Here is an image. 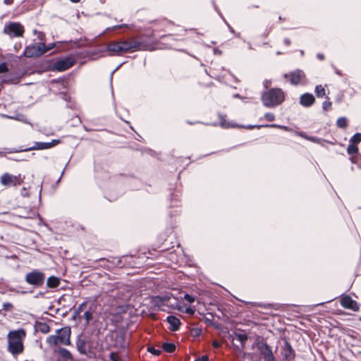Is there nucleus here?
Instances as JSON below:
<instances>
[{
	"label": "nucleus",
	"instance_id": "obj_7",
	"mask_svg": "<svg viewBox=\"0 0 361 361\" xmlns=\"http://www.w3.org/2000/svg\"><path fill=\"white\" fill-rule=\"evenodd\" d=\"M4 32L12 37H21L24 33V28L19 23H11L5 26Z\"/></svg>",
	"mask_w": 361,
	"mask_h": 361
},
{
	"label": "nucleus",
	"instance_id": "obj_3",
	"mask_svg": "<svg viewBox=\"0 0 361 361\" xmlns=\"http://www.w3.org/2000/svg\"><path fill=\"white\" fill-rule=\"evenodd\" d=\"M284 99V93L281 89H271L262 96V102L267 107L276 106L282 103Z\"/></svg>",
	"mask_w": 361,
	"mask_h": 361
},
{
	"label": "nucleus",
	"instance_id": "obj_45",
	"mask_svg": "<svg viewBox=\"0 0 361 361\" xmlns=\"http://www.w3.org/2000/svg\"><path fill=\"white\" fill-rule=\"evenodd\" d=\"M170 305H171V307H172L174 309L176 308L178 310H180V308L179 307V306H178V305L177 303L171 304Z\"/></svg>",
	"mask_w": 361,
	"mask_h": 361
},
{
	"label": "nucleus",
	"instance_id": "obj_10",
	"mask_svg": "<svg viewBox=\"0 0 361 361\" xmlns=\"http://www.w3.org/2000/svg\"><path fill=\"white\" fill-rule=\"evenodd\" d=\"M341 305L343 307L350 309L353 311H357L359 310V305L356 301L353 300L351 297L348 295L343 296L341 298Z\"/></svg>",
	"mask_w": 361,
	"mask_h": 361
},
{
	"label": "nucleus",
	"instance_id": "obj_34",
	"mask_svg": "<svg viewBox=\"0 0 361 361\" xmlns=\"http://www.w3.org/2000/svg\"><path fill=\"white\" fill-rule=\"evenodd\" d=\"M110 359L112 361H118L119 360V356L116 353H111L110 354Z\"/></svg>",
	"mask_w": 361,
	"mask_h": 361
},
{
	"label": "nucleus",
	"instance_id": "obj_12",
	"mask_svg": "<svg viewBox=\"0 0 361 361\" xmlns=\"http://www.w3.org/2000/svg\"><path fill=\"white\" fill-rule=\"evenodd\" d=\"M258 348L265 361H274V357L272 351L266 343L259 344Z\"/></svg>",
	"mask_w": 361,
	"mask_h": 361
},
{
	"label": "nucleus",
	"instance_id": "obj_26",
	"mask_svg": "<svg viewBox=\"0 0 361 361\" xmlns=\"http://www.w3.org/2000/svg\"><path fill=\"white\" fill-rule=\"evenodd\" d=\"M236 338L243 345L247 340V336L245 334H237Z\"/></svg>",
	"mask_w": 361,
	"mask_h": 361
},
{
	"label": "nucleus",
	"instance_id": "obj_30",
	"mask_svg": "<svg viewBox=\"0 0 361 361\" xmlns=\"http://www.w3.org/2000/svg\"><path fill=\"white\" fill-rule=\"evenodd\" d=\"M264 118L269 121H272L275 119V116L271 113H267L264 115Z\"/></svg>",
	"mask_w": 361,
	"mask_h": 361
},
{
	"label": "nucleus",
	"instance_id": "obj_11",
	"mask_svg": "<svg viewBox=\"0 0 361 361\" xmlns=\"http://www.w3.org/2000/svg\"><path fill=\"white\" fill-rule=\"evenodd\" d=\"M73 64V59L71 58H66L56 62L54 63V68L59 71H64L72 67Z\"/></svg>",
	"mask_w": 361,
	"mask_h": 361
},
{
	"label": "nucleus",
	"instance_id": "obj_19",
	"mask_svg": "<svg viewBox=\"0 0 361 361\" xmlns=\"http://www.w3.org/2000/svg\"><path fill=\"white\" fill-rule=\"evenodd\" d=\"M60 283V280L56 276H50L48 278L47 284L49 288H56Z\"/></svg>",
	"mask_w": 361,
	"mask_h": 361
},
{
	"label": "nucleus",
	"instance_id": "obj_51",
	"mask_svg": "<svg viewBox=\"0 0 361 361\" xmlns=\"http://www.w3.org/2000/svg\"><path fill=\"white\" fill-rule=\"evenodd\" d=\"M71 1L73 2V3H78L79 2L80 0H70Z\"/></svg>",
	"mask_w": 361,
	"mask_h": 361
},
{
	"label": "nucleus",
	"instance_id": "obj_50",
	"mask_svg": "<svg viewBox=\"0 0 361 361\" xmlns=\"http://www.w3.org/2000/svg\"><path fill=\"white\" fill-rule=\"evenodd\" d=\"M285 43L287 44V45H289L290 44V42L289 39H285Z\"/></svg>",
	"mask_w": 361,
	"mask_h": 361
},
{
	"label": "nucleus",
	"instance_id": "obj_17",
	"mask_svg": "<svg viewBox=\"0 0 361 361\" xmlns=\"http://www.w3.org/2000/svg\"><path fill=\"white\" fill-rule=\"evenodd\" d=\"M76 346L80 353L83 355H86L87 353L85 341L79 338L76 342Z\"/></svg>",
	"mask_w": 361,
	"mask_h": 361
},
{
	"label": "nucleus",
	"instance_id": "obj_15",
	"mask_svg": "<svg viewBox=\"0 0 361 361\" xmlns=\"http://www.w3.org/2000/svg\"><path fill=\"white\" fill-rule=\"evenodd\" d=\"M166 321L170 324L169 329L171 331H176L178 329L180 322L177 317L174 316H169L166 319Z\"/></svg>",
	"mask_w": 361,
	"mask_h": 361
},
{
	"label": "nucleus",
	"instance_id": "obj_28",
	"mask_svg": "<svg viewBox=\"0 0 361 361\" xmlns=\"http://www.w3.org/2000/svg\"><path fill=\"white\" fill-rule=\"evenodd\" d=\"M331 107V102L329 101H325L322 104V108L324 110L327 111L330 109Z\"/></svg>",
	"mask_w": 361,
	"mask_h": 361
},
{
	"label": "nucleus",
	"instance_id": "obj_46",
	"mask_svg": "<svg viewBox=\"0 0 361 361\" xmlns=\"http://www.w3.org/2000/svg\"><path fill=\"white\" fill-rule=\"evenodd\" d=\"M20 47H21V44H20V43H19V44H16L14 45V49H15L16 51L19 50V49H20Z\"/></svg>",
	"mask_w": 361,
	"mask_h": 361
},
{
	"label": "nucleus",
	"instance_id": "obj_2",
	"mask_svg": "<svg viewBox=\"0 0 361 361\" xmlns=\"http://www.w3.org/2000/svg\"><path fill=\"white\" fill-rule=\"evenodd\" d=\"M71 329L68 327L61 328L56 331L54 335H51L47 337V343L50 345H69L71 344Z\"/></svg>",
	"mask_w": 361,
	"mask_h": 361
},
{
	"label": "nucleus",
	"instance_id": "obj_27",
	"mask_svg": "<svg viewBox=\"0 0 361 361\" xmlns=\"http://www.w3.org/2000/svg\"><path fill=\"white\" fill-rule=\"evenodd\" d=\"M84 317L86 320V322L89 323L90 321H91L92 319V313L90 311H86L84 313Z\"/></svg>",
	"mask_w": 361,
	"mask_h": 361
},
{
	"label": "nucleus",
	"instance_id": "obj_4",
	"mask_svg": "<svg viewBox=\"0 0 361 361\" xmlns=\"http://www.w3.org/2000/svg\"><path fill=\"white\" fill-rule=\"evenodd\" d=\"M23 178L19 174L13 176L8 173H5L0 177V183L5 187H16L23 183Z\"/></svg>",
	"mask_w": 361,
	"mask_h": 361
},
{
	"label": "nucleus",
	"instance_id": "obj_31",
	"mask_svg": "<svg viewBox=\"0 0 361 361\" xmlns=\"http://www.w3.org/2000/svg\"><path fill=\"white\" fill-rule=\"evenodd\" d=\"M301 136H302L303 137H305V139L310 140V141H312V142H319L320 141V139L319 138H317V137H307V136H305V135H301Z\"/></svg>",
	"mask_w": 361,
	"mask_h": 361
},
{
	"label": "nucleus",
	"instance_id": "obj_44",
	"mask_svg": "<svg viewBox=\"0 0 361 361\" xmlns=\"http://www.w3.org/2000/svg\"><path fill=\"white\" fill-rule=\"evenodd\" d=\"M221 345L220 343L216 341L212 342V346L214 348H219Z\"/></svg>",
	"mask_w": 361,
	"mask_h": 361
},
{
	"label": "nucleus",
	"instance_id": "obj_24",
	"mask_svg": "<svg viewBox=\"0 0 361 361\" xmlns=\"http://www.w3.org/2000/svg\"><path fill=\"white\" fill-rule=\"evenodd\" d=\"M336 123L339 128H345L347 126V120L345 117H341L337 120Z\"/></svg>",
	"mask_w": 361,
	"mask_h": 361
},
{
	"label": "nucleus",
	"instance_id": "obj_49",
	"mask_svg": "<svg viewBox=\"0 0 361 361\" xmlns=\"http://www.w3.org/2000/svg\"><path fill=\"white\" fill-rule=\"evenodd\" d=\"M317 57L321 60L324 59V56L322 54H319L317 55Z\"/></svg>",
	"mask_w": 361,
	"mask_h": 361
},
{
	"label": "nucleus",
	"instance_id": "obj_9",
	"mask_svg": "<svg viewBox=\"0 0 361 361\" xmlns=\"http://www.w3.org/2000/svg\"><path fill=\"white\" fill-rule=\"evenodd\" d=\"M107 51L111 55H120L126 52V48L123 45V42H113L108 44Z\"/></svg>",
	"mask_w": 361,
	"mask_h": 361
},
{
	"label": "nucleus",
	"instance_id": "obj_37",
	"mask_svg": "<svg viewBox=\"0 0 361 361\" xmlns=\"http://www.w3.org/2000/svg\"><path fill=\"white\" fill-rule=\"evenodd\" d=\"M60 142L59 140H53L51 142H49V144L51 145V148L56 146Z\"/></svg>",
	"mask_w": 361,
	"mask_h": 361
},
{
	"label": "nucleus",
	"instance_id": "obj_47",
	"mask_svg": "<svg viewBox=\"0 0 361 361\" xmlns=\"http://www.w3.org/2000/svg\"><path fill=\"white\" fill-rule=\"evenodd\" d=\"M4 4H6L7 5H10V4H13V0H4Z\"/></svg>",
	"mask_w": 361,
	"mask_h": 361
},
{
	"label": "nucleus",
	"instance_id": "obj_8",
	"mask_svg": "<svg viewBox=\"0 0 361 361\" xmlns=\"http://www.w3.org/2000/svg\"><path fill=\"white\" fill-rule=\"evenodd\" d=\"M123 45L126 48V52L135 51L137 50H152L151 48L142 44V43L136 41L135 39H130L128 41H123Z\"/></svg>",
	"mask_w": 361,
	"mask_h": 361
},
{
	"label": "nucleus",
	"instance_id": "obj_5",
	"mask_svg": "<svg viewBox=\"0 0 361 361\" xmlns=\"http://www.w3.org/2000/svg\"><path fill=\"white\" fill-rule=\"evenodd\" d=\"M49 49H50V48L46 49L44 44L37 43L27 47L23 52V55L26 57L39 56L47 51Z\"/></svg>",
	"mask_w": 361,
	"mask_h": 361
},
{
	"label": "nucleus",
	"instance_id": "obj_20",
	"mask_svg": "<svg viewBox=\"0 0 361 361\" xmlns=\"http://www.w3.org/2000/svg\"><path fill=\"white\" fill-rule=\"evenodd\" d=\"M315 93L318 97H323L326 94L324 87L321 85H317L315 87Z\"/></svg>",
	"mask_w": 361,
	"mask_h": 361
},
{
	"label": "nucleus",
	"instance_id": "obj_32",
	"mask_svg": "<svg viewBox=\"0 0 361 361\" xmlns=\"http://www.w3.org/2000/svg\"><path fill=\"white\" fill-rule=\"evenodd\" d=\"M148 351L155 355H159L160 354V350L155 349L154 347L148 348Z\"/></svg>",
	"mask_w": 361,
	"mask_h": 361
},
{
	"label": "nucleus",
	"instance_id": "obj_29",
	"mask_svg": "<svg viewBox=\"0 0 361 361\" xmlns=\"http://www.w3.org/2000/svg\"><path fill=\"white\" fill-rule=\"evenodd\" d=\"M184 299L185 300H187L188 302H189L190 303H192V302H194L195 301V297H193V296H192V295H190L189 294H185L184 295Z\"/></svg>",
	"mask_w": 361,
	"mask_h": 361
},
{
	"label": "nucleus",
	"instance_id": "obj_6",
	"mask_svg": "<svg viewBox=\"0 0 361 361\" xmlns=\"http://www.w3.org/2000/svg\"><path fill=\"white\" fill-rule=\"evenodd\" d=\"M25 281L30 285L39 286L44 283V274L38 270H34L27 274Z\"/></svg>",
	"mask_w": 361,
	"mask_h": 361
},
{
	"label": "nucleus",
	"instance_id": "obj_33",
	"mask_svg": "<svg viewBox=\"0 0 361 361\" xmlns=\"http://www.w3.org/2000/svg\"><path fill=\"white\" fill-rule=\"evenodd\" d=\"M158 299L160 300L163 304H165L171 299V297L166 295L163 298L158 297Z\"/></svg>",
	"mask_w": 361,
	"mask_h": 361
},
{
	"label": "nucleus",
	"instance_id": "obj_14",
	"mask_svg": "<svg viewBox=\"0 0 361 361\" xmlns=\"http://www.w3.org/2000/svg\"><path fill=\"white\" fill-rule=\"evenodd\" d=\"M315 99L312 94L305 93L300 97V102L304 106H310L314 104Z\"/></svg>",
	"mask_w": 361,
	"mask_h": 361
},
{
	"label": "nucleus",
	"instance_id": "obj_21",
	"mask_svg": "<svg viewBox=\"0 0 361 361\" xmlns=\"http://www.w3.org/2000/svg\"><path fill=\"white\" fill-rule=\"evenodd\" d=\"M162 348L163 349L168 352V353H172L176 349V346L173 343H165L162 345Z\"/></svg>",
	"mask_w": 361,
	"mask_h": 361
},
{
	"label": "nucleus",
	"instance_id": "obj_25",
	"mask_svg": "<svg viewBox=\"0 0 361 361\" xmlns=\"http://www.w3.org/2000/svg\"><path fill=\"white\" fill-rule=\"evenodd\" d=\"M39 329L44 334H47L50 331L49 326L46 324H40L39 326Z\"/></svg>",
	"mask_w": 361,
	"mask_h": 361
},
{
	"label": "nucleus",
	"instance_id": "obj_23",
	"mask_svg": "<svg viewBox=\"0 0 361 361\" xmlns=\"http://www.w3.org/2000/svg\"><path fill=\"white\" fill-rule=\"evenodd\" d=\"M361 142V133H355L350 139V142L355 145Z\"/></svg>",
	"mask_w": 361,
	"mask_h": 361
},
{
	"label": "nucleus",
	"instance_id": "obj_35",
	"mask_svg": "<svg viewBox=\"0 0 361 361\" xmlns=\"http://www.w3.org/2000/svg\"><path fill=\"white\" fill-rule=\"evenodd\" d=\"M8 71L7 66L5 63H2L0 64V73H5Z\"/></svg>",
	"mask_w": 361,
	"mask_h": 361
},
{
	"label": "nucleus",
	"instance_id": "obj_13",
	"mask_svg": "<svg viewBox=\"0 0 361 361\" xmlns=\"http://www.w3.org/2000/svg\"><path fill=\"white\" fill-rule=\"evenodd\" d=\"M290 83L293 85L299 84L305 78V73L300 70H297L290 73Z\"/></svg>",
	"mask_w": 361,
	"mask_h": 361
},
{
	"label": "nucleus",
	"instance_id": "obj_18",
	"mask_svg": "<svg viewBox=\"0 0 361 361\" xmlns=\"http://www.w3.org/2000/svg\"><path fill=\"white\" fill-rule=\"evenodd\" d=\"M51 148V145L49 142H35L33 147H30L27 150H39Z\"/></svg>",
	"mask_w": 361,
	"mask_h": 361
},
{
	"label": "nucleus",
	"instance_id": "obj_16",
	"mask_svg": "<svg viewBox=\"0 0 361 361\" xmlns=\"http://www.w3.org/2000/svg\"><path fill=\"white\" fill-rule=\"evenodd\" d=\"M54 353H58L61 357L66 359V360H72V355L71 353L66 349L63 348H59L57 350H54Z\"/></svg>",
	"mask_w": 361,
	"mask_h": 361
},
{
	"label": "nucleus",
	"instance_id": "obj_40",
	"mask_svg": "<svg viewBox=\"0 0 361 361\" xmlns=\"http://www.w3.org/2000/svg\"><path fill=\"white\" fill-rule=\"evenodd\" d=\"M195 361H209V358L207 356L204 355L197 358Z\"/></svg>",
	"mask_w": 361,
	"mask_h": 361
},
{
	"label": "nucleus",
	"instance_id": "obj_38",
	"mask_svg": "<svg viewBox=\"0 0 361 361\" xmlns=\"http://www.w3.org/2000/svg\"><path fill=\"white\" fill-rule=\"evenodd\" d=\"M201 333V330L199 329H193L192 330V334L195 336H197L200 334Z\"/></svg>",
	"mask_w": 361,
	"mask_h": 361
},
{
	"label": "nucleus",
	"instance_id": "obj_42",
	"mask_svg": "<svg viewBox=\"0 0 361 361\" xmlns=\"http://www.w3.org/2000/svg\"><path fill=\"white\" fill-rule=\"evenodd\" d=\"M3 307H4V310H7V309H8L10 307H12V305L11 303L7 302V303H4L3 305Z\"/></svg>",
	"mask_w": 361,
	"mask_h": 361
},
{
	"label": "nucleus",
	"instance_id": "obj_41",
	"mask_svg": "<svg viewBox=\"0 0 361 361\" xmlns=\"http://www.w3.org/2000/svg\"><path fill=\"white\" fill-rule=\"evenodd\" d=\"M270 126L271 127H276V128H279L284 129V130H287L288 129V128L286 126H279V125H276V124L271 125Z\"/></svg>",
	"mask_w": 361,
	"mask_h": 361
},
{
	"label": "nucleus",
	"instance_id": "obj_43",
	"mask_svg": "<svg viewBox=\"0 0 361 361\" xmlns=\"http://www.w3.org/2000/svg\"><path fill=\"white\" fill-rule=\"evenodd\" d=\"M221 126L224 128H228L230 126V125L228 123H226V121L224 120L221 121Z\"/></svg>",
	"mask_w": 361,
	"mask_h": 361
},
{
	"label": "nucleus",
	"instance_id": "obj_52",
	"mask_svg": "<svg viewBox=\"0 0 361 361\" xmlns=\"http://www.w3.org/2000/svg\"><path fill=\"white\" fill-rule=\"evenodd\" d=\"M284 77H285V78H287V77H288V75H287V74H285V75H284Z\"/></svg>",
	"mask_w": 361,
	"mask_h": 361
},
{
	"label": "nucleus",
	"instance_id": "obj_1",
	"mask_svg": "<svg viewBox=\"0 0 361 361\" xmlns=\"http://www.w3.org/2000/svg\"><path fill=\"white\" fill-rule=\"evenodd\" d=\"M25 336L26 332L23 329L10 331L7 335L8 352L14 356L23 353Z\"/></svg>",
	"mask_w": 361,
	"mask_h": 361
},
{
	"label": "nucleus",
	"instance_id": "obj_48",
	"mask_svg": "<svg viewBox=\"0 0 361 361\" xmlns=\"http://www.w3.org/2000/svg\"><path fill=\"white\" fill-rule=\"evenodd\" d=\"M22 195L23 196H26L27 195V191H26V189L25 188H23L22 189V192H21Z\"/></svg>",
	"mask_w": 361,
	"mask_h": 361
},
{
	"label": "nucleus",
	"instance_id": "obj_36",
	"mask_svg": "<svg viewBox=\"0 0 361 361\" xmlns=\"http://www.w3.org/2000/svg\"><path fill=\"white\" fill-rule=\"evenodd\" d=\"M85 307H86V302H82L78 307L77 312H82Z\"/></svg>",
	"mask_w": 361,
	"mask_h": 361
},
{
	"label": "nucleus",
	"instance_id": "obj_39",
	"mask_svg": "<svg viewBox=\"0 0 361 361\" xmlns=\"http://www.w3.org/2000/svg\"><path fill=\"white\" fill-rule=\"evenodd\" d=\"M185 312L189 314H193L195 313V310L191 307L186 308Z\"/></svg>",
	"mask_w": 361,
	"mask_h": 361
},
{
	"label": "nucleus",
	"instance_id": "obj_22",
	"mask_svg": "<svg viewBox=\"0 0 361 361\" xmlns=\"http://www.w3.org/2000/svg\"><path fill=\"white\" fill-rule=\"evenodd\" d=\"M347 152L350 155L356 154L358 152V147L354 144H350L347 148Z\"/></svg>",
	"mask_w": 361,
	"mask_h": 361
}]
</instances>
